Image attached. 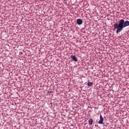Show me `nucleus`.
Returning <instances> with one entry per match:
<instances>
[{
	"label": "nucleus",
	"mask_w": 129,
	"mask_h": 129,
	"mask_svg": "<svg viewBox=\"0 0 129 129\" xmlns=\"http://www.w3.org/2000/svg\"><path fill=\"white\" fill-rule=\"evenodd\" d=\"M129 26V21L126 20L124 21L123 19H120L118 21V24L115 23L114 24L113 27L116 30V34H118V33H120L121 31L123 30L124 28L126 27H128Z\"/></svg>",
	"instance_id": "f257e3e1"
},
{
	"label": "nucleus",
	"mask_w": 129,
	"mask_h": 129,
	"mask_svg": "<svg viewBox=\"0 0 129 129\" xmlns=\"http://www.w3.org/2000/svg\"><path fill=\"white\" fill-rule=\"evenodd\" d=\"M99 124H102L103 123V117L101 114L100 115V120L98 121Z\"/></svg>",
	"instance_id": "f03ea898"
},
{
	"label": "nucleus",
	"mask_w": 129,
	"mask_h": 129,
	"mask_svg": "<svg viewBox=\"0 0 129 129\" xmlns=\"http://www.w3.org/2000/svg\"><path fill=\"white\" fill-rule=\"evenodd\" d=\"M76 23L78 25H82V24L83 23V21H82V19H78L77 20V22Z\"/></svg>",
	"instance_id": "7ed1b4c3"
},
{
	"label": "nucleus",
	"mask_w": 129,
	"mask_h": 129,
	"mask_svg": "<svg viewBox=\"0 0 129 129\" xmlns=\"http://www.w3.org/2000/svg\"><path fill=\"white\" fill-rule=\"evenodd\" d=\"M71 58L73 60V61H75V62H78V60L77 58L76 57L75 55H71Z\"/></svg>",
	"instance_id": "20e7f679"
},
{
	"label": "nucleus",
	"mask_w": 129,
	"mask_h": 129,
	"mask_svg": "<svg viewBox=\"0 0 129 129\" xmlns=\"http://www.w3.org/2000/svg\"><path fill=\"white\" fill-rule=\"evenodd\" d=\"M93 122V120L92 119V118H90L89 120V124L90 125H91V124H92V123Z\"/></svg>",
	"instance_id": "39448f33"
},
{
	"label": "nucleus",
	"mask_w": 129,
	"mask_h": 129,
	"mask_svg": "<svg viewBox=\"0 0 129 129\" xmlns=\"http://www.w3.org/2000/svg\"><path fill=\"white\" fill-rule=\"evenodd\" d=\"M87 85H88V86H92L93 85V83L89 82L87 83Z\"/></svg>",
	"instance_id": "423d86ee"
}]
</instances>
